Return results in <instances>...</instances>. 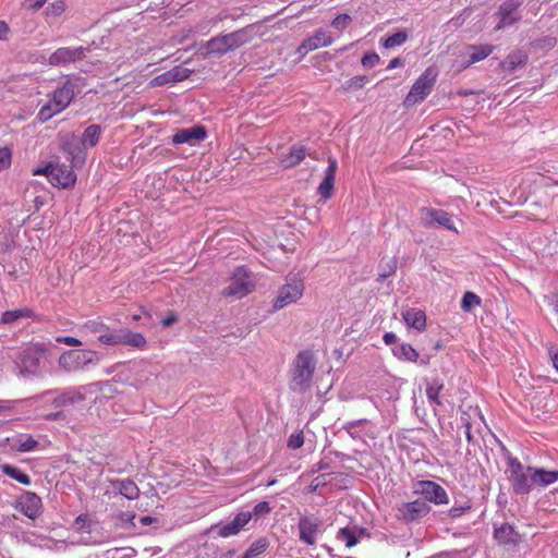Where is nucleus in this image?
<instances>
[{"label": "nucleus", "instance_id": "obj_1", "mask_svg": "<svg viewBox=\"0 0 558 558\" xmlns=\"http://www.w3.org/2000/svg\"><path fill=\"white\" fill-rule=\"evenodd\" d=\"M315 369V353L312 350L300 351L291 365L289 388L296 392H304L310 389Z\"/></svg>", "mask_w": 558, "mask_h": 558}, {"label": "nucleus", "instance_id": "obj_2", "mask_svg": "<svg viewBox=\"0 0 558 558\" xmlns=\"http://www.w3.org/2000/svg\"><path fill=\"white\" fill-rule=\"evenodd\" d=\"M74 96L75 85L70 80H66L61 87L52 93L50 100L39 109L38 120L47 122L53 116L62 112L69 107Z\"/></svg>", "mask_w": 558, "mask_h": 558}, {"label": "nucleus", "instance_id": "obj_3", "mask_svg": "<svg viewBox=\"0 0 558 558\" xmlns=\"http://www.w3.org/2000/svg\"><path fill=\"white\" fill-rule=\"evenodd\" d=\"M256 288L254 276L245 267H238L231 278L230 283L223 289L222 295L227 298L242 299L251 294Z\"/></svg>", "mask_w": 558, "mask_h": 558}, {"label": "nucleus", "instance_id": "obj_4", "mask_svg": "<svg viewBox=\"0 0 558 558\" xmlns=\"http://www.w3.org/2000/svg\"><path fill=\"white\" fill-rule=\"evenodd\" d=\"M305 283L303 278L293 275L286 278V283L279 289L278 295L272 302V308L279 311L288 305L296 303L304 294Z\"/></svg>", "mask_w": 558, "mask_h": 558}, {"label": "nucleus", "instance_id": "obj_5", "mask_svg": "<svg viewBox=\"0 0 558 558\" xmlns=\"http://www.w3.org/2000/svg\"><path fill=\"white\" fill-rule=\"evenodd\" d=\"M99 361L98 352L93 350L72 349L63 352L58 360V365L66 373L84 369L87 365Z\"/></svg>", "mask_w": 558, "mask_h": 558}, {"label": "nucleus", "instance_id": "obj_6", "mask_svg": "<svg viewBox=\"0 0 558 558\" xmlns=\"http://www.w3.org/2000/svg\"><path fill=\"white\" fill-rule=\"evenodd\" d=\"M436 76L437 74L432 68L426 69L412 85L404 99L405 106L410 107L422 102L429 95Z\"/></svg>", "mask_w": 558, "mask_h": 558}, {"label": "nucleus", "instance_id": "obj_7", "mask_svg": "<svg viewBox=\"0 0 558 558\" xmlns=\"http://www.w3.org/2000/svg\"><path fill=\"white\" fill-rule=\"evenodd\" d=\"M421 220L426 227H442L449 231L459 232L457 221L442 209L424 207L421 209ZM458 223H461L458 220Z\"/></svg>", "mask_w": 558, "mask_h": 558}, {"label": "nucleus", "instance_id": "obj_8", "mask_svg": "<svg viewBox=\"0 0 558 558\" xmlns=\"http://www.w3.org/2000/svg\"><path fill=\"white\" fill-rule=\"evenodd\" d=\"M414 492L424 497L423 500L426 502H433L435 505H447L449 497L442 486L433 481H420L414 487Z\"/></svg>", "mask_w": 558, "mask_h": 558}, {"label": "nucleus", "instance_id": "obj_9", "mask_svg": "<svg viewBox=\"0 0 558 558\" xmlns=\"http://www.w3.org/2000/svg\"><path fill=\"white\" fill-rule=\"evenodd\" d=\"M101 340L106 345H129L137 349L146 347V339L140 332H133L126 329H118L117 335L102 336Z\"/></svg>", "mask_w": 558, "mask_h": 558}, {"label": "nucleus", "instance_id": "obj_10", "mask_svg": "<svg viewBox=\"0 0 558 558\" xmlns=\"http://www.w3.org/2000/svg\"><path fill=\"white\" fill-rule=\"evenodd\" d=\"M87 50L88 48L83 46L75 48L60 47L49 56L48 63L52 66H65L70 63L84 59Z\"/></svg>", "mask_w": 558, "mask_h": 558}, {"label": "nucleus", "instance_id": "obj_11", "mask_svg": "<svg viewBox=\"0 0 558 558\" xmlns=\"http://www.w3.org/2000/svg\"><path fill=\"white\" fill-rule=\"evenodd\" d=\"M48 352L41 342L31 343L22 353L21 366L23 372L35 373L40 364V359Z\"/></svg>", "mask_w": 558, "mask_h": 558}, {"label": "nucleus", "instance_id": "obj_12", "mask_svg": "<svg viewBox=\"0 0 558 558\" xmlns=\"http://www.w3.org/2000/svg\"><path fill=\"white\" fill-rule=\"evenodd\" d=\"M430 512V506L423 499L405 502L398 509V517L407 522L417 521Z\"/></svg>", "mask_w": 558, "mask_h": 558}, {"label": "nucleus", "instance_id": "obj_13", "mask_svg": "<svg viewBox=\"0 0 558 558\" xmlns=\"http://www.w3.org/2000/svg\"><path fill=\"white\" fill-rule=\"evenodd\" d=\"M511 466L513 475V490L521 495L530 493L532 488L535 487L534 482L532 481L533 468H526L524 470L520 463L511 464Z\"/></svg>", "mask_w": 558, "mask_h": 558}, {"label": "nucleus", "instance_id": "obj_14", "mask_svg": "<svg viewBox=\"0 0 558 558\" xmlns=\"http://www.w3.org/2000/svg\"><path fill=\"white\" fill-rule=\"evenodd\" d=\"M207 136L205 126L194 125L187 129H179L172 136V143L174 145L189 144L194 146L203 142Z\"/></svg>", "mask_w": 558, "mask_h": 558}, {"label": "nucleus", "instance_id": "obj_15", "mask_svg": "<svg viewBox=\"0 0 558 558\" xmlns=\"http://www.w3.org/2000/svg\"><path fill=\"white\" fill-rule=\"evenodd\" d=\"M323 522L318 518L301 517L299 520L300 541L306 545H314L316 543V534L320 531Z\"/></svg>", "mask_w": 558, "mask_h": 558}, {"label": "nucleus", "instance_id": "obj_16", "mask_svg": "<svg viewBox=\"0 0 558 558\" xmlns=\"http://www.w3.org/2000/svg\"><path fill=\"white\" fill-rule=\"evenodd\" d=\"M337 169H338L337 159L333 157H329L328 158V167L325 171L324 180L320 182V184L317 187V193L324 202L328 201L332 196Z\"/></svg>", "mask_w": 558, "mask_h": 558}, {"label": "nucleus", "instance_id": "obj_17", "mask_svg": "<svg viewBox=\"0 0 558 558\" xmlns=\"http://www.w3.org/2000/svg\"><path fill=\"white\" fill-rule=\"evenodd\" d=\"M332 36L325 29L319 28L313 36L303 40V43L298 48V52L304 56L310 51L316 50L318 48L328 47L332 44Z\"/></svg>", "mask_w": 558, "mask_h": 558}, {"label": "nucleus", "instance_id": "obj_18", "mask_svg": "<svg viewBox=\"0 0 558 558\" xmlns=\"http://www.w3.org/2000/svg\"><path fill=\"white\" fill-rule=\"evenodd\" d=\"M50 183L53 186L66 189L72 186L76 181V175L71 166L68 165H53L52 171L50 172Z\"/></svg>", "mask_w": 558, "mask_h": 558}, {"label": "nucleus", "instance_id": "obj_19", "mask_svg": "<svg viewBox=\"0 0 558 558\" xmlns=\"http://www.w3.org/2000/svg\"><path fill=\"white\" fill-rule=\"evenodd\" d=\"M521 4L522 0H506L504 3H501L498 10L500 21L496 25L495 29L500 31L501 28L510 26L517 22L520 19L517 11Z\"/></svg>", "mask_w": 558, "mask_h": 558}, {"label": "nucleus", "instance_id": "obj_20", "mask_svg": "<svg viewBox=\"0 0 558 558\" xmlns=\"http://www.w3.org/2000/svg\"><path fill=\"white\" fill-rule=\"evenodd\" d=\"M190 74L191 70L178 65L151 78L148 86L159 87L167 84L178 83L187 78Z\"/></svg>", "mask_w": 558, "mask_h": 558}, {"label": "nucleus", "instance_id": "obj_21", "mask_svg": "<svg viewBox=\"0 0 558 558\" xmlns=\"http://www.w3.org/2000/svg\"><path fill=\"white\" fill-rule=\"evenodd\" d=\"M366 536V530L355 524L339 529L336 539L343 543L347 548L356 546Z\"/></svg>", "mask_w": 558, "mask_h": 558}, {"label": "nucleus", "instance_id": "obj_22", "mask_svg": "<svg viewBox=\"0 0 558 558\" xmlns=\"http://www.w3.org/2000/svg\"><path fill=\"white\" fill-rule=\"evenodd\" d=\"M41 499L35 493H26L21 497L16 509L29 519H36L40 514Z\"/></svg>", "mask_w": 558, "mask_h": 558}, {"label": "nucleus", "instance_id": "obj_23", "mask_svg": "<svg viewBox=\"0 0 558 558\" xmlns=\"http://www.w3.org/2000/svg\"><path fill=\"white\" fill-rule=\"evenodd\" d=\"M307 150L302 144H294L289 151L280 158V165L284 169L293 168L300 165L306 157Z\"/></svg>", "mask_w": 558, "mask_h": 558}, {"label": "nucleus", "instance_id": "obj_24", "mask_svg": "<svg viewBox=\"0 0 558 558\" xmlns=\"http://www.w3.org/2000/svg\"><path fill=\"white\" fill-rule=\"evenodd\" d=\"M81 330L87 333H98V341L104 344L101 340L102 336L117 335L118 329H110L100 317L92 318L86 320L82 326Z\"/></svg>", "mask_w": 558, "mask_h": 558}, {"label": "nucleus", "instance_id": "obj_25", "mask_svg": "<svg viewBox=\"0 0 558 558\" xmlns=\"http://www.w3.org/2000/svg\"><path fill=\"white\" fill-rule=\"evenodd\" d=\"M469 49V59L465 61L463 68H468L476 62H480L486 59L495 49L493 45H470Z\"/></svg>", "mask_w": 558, "mask_h": 558}, {"label": "nucleus", "instance_id": "obj_26", "mask_svg": "<svg viewBox=\"0 0 558 558\" xmlns=\"http://www.w3.org/2000/svg\"><path fill=\"white\" fill-rule=\"evenodd\" d=\"M85 400V397L82 392L76 389H68L60 392L52 401L53 407L62 408L72 405Z\"/></svg>", "mask_w": 558, "mask_h": 558}, {"label": "nucleus", "instance_id": "obj_27", "mask_svg": "<svg viewBox=\"0 0 558 558\" xmlns=\"http://www.w3.org/2000/svg\"><path fill=\"white\" fill-rule=\"evenodd\" d=\"M403 319L407 326L423 331L426 327V315L423 311L417 308H409L403 312Z\"/></svg>", "mask_w": 558, "mask_h": 558}, {"label": "nucleus", "instance_id": "obj_28", "mask_svg": "<svg viewBox=\"0 0 558 558\" xmlns=\"http://www.w3.org/2000/svg\"><path fill=\"white\" fill-rule=\"evenodd\" d=\"M532 481L535 487H546L558 481V471H546L544 469L533 468Z\"/></svg>", "mask_w": 558, "mask_h": 558}, {"label": "nucleus", "instance_id": "obj_29", "mask_svg": "<svg viewBox=\"0 0 558 558\" xmlns=\"http://www.w3.org/2000/svg\"><path fill=\"white\" fill-rule=\"evenodd\" d=\"M112 485L129 500H135L140 497V488L132 480H116Z\"/></svg>", "mask_w": 558, "mask_h": 558}, {"label": "nucleus", "instance_id": "obj_30", "mask_svg": "<svg viewBox=\"0 0 558 558\" xmlns=\"http://www.w3.org/2000/svg\"><path fill=\"white\" fill-rule=\"evenodd\" d=\"M35 313L28 307H22L17 310L5 311L1 315V323L4 325L13 324L14 322L22 318H33Z\"/></svg>", "mask_w": 558, "mask_h": 558}, {"label": "nucleus", "instance_id": "obj_31", "mask_svg": "<svg viewBox=\"0 0 558 558\" xmlns=\"http://www.w3.org/2000/svg\"><path fill=\"white\" fill-rule=\"evenodd\" d=\"M495 538L502 544L514 543L518 534L510 524H502L500 527L495 529Z\"/></svg>", "mask_w": 558, "mask_h": 558}, {"label": "nucleus", "instance_id": "obj_32", "mask_svg": "<svg viewBox=\"0 0 558 558\" xmlns=\"http://www.w3.org/2000/svg\"><path fill=\"white\" fill-rule=\"evenodd\" d=\"M0 469L3 474L15 480L17 483L23 485L31 484V477L26 473L22 472L19 468L11 464H2Z\"/></svg>", "mask_w": 558, "mask_h": 558}, {"label": "nucleus", "instance_id": "obj_33", "mask_svg": "<svg viewBox=\"0 0 558 558\" xmlns=\"http://www.w3.org/2000/svg\"><path fill=\"white\" fill-rule=\"evenodd\" d=\"M101 129L97 124L87 126L82 135V144L84 146L94 147L99 142Z\"/></svg>", "mask_w": 558, "mask_h": 558}, {"label": "nucleus", "instance_id": "obj_34", "mask_svg": "<svg viewBox=\"0 0 558 558\" xmlns=\"http://www.w3.org/2000/svg\"><path fill=\"white\" fill-rule=\"evenodd\" d=\"M525 62V57L520 51L510 53L501 63V68L508 72H513L518 66Z\"/></svg>", "mask_w": 558, "mask_h": 558}, {"label": "nucleus", "instance_id": "obj_35", "mask_svg": "<svg viewBox=\"0 0 558 558\" xmlns=\"http://www.w3.org/2000/svg\"><path fill=\"white\" fill-rule=\"evenodd\" d=\"M368 82H369L368 76L357 75V76L351 77L350 80H347L342 84L341 89L345 93L354 92V90L363 88Z\"/></svg>", "mask_w": 558, "mask_h": 558}, {"label": "nucleus", "instance_id": "obj_36", "mask_svg": "<svg viewBox=\"0 0 558 558\" xmlns=\"http://www.w3.org/2000/svg\"><path fill=\"white\" fill-rule=\"evenodd\" d=\"M393 354L398 359L415 362L418 357V353L410 345L402 344L393 349Z\"/></svg>", "mask_w": 558, "mask_h": 558}, {"label": "nucleus", "instance_id": "obj_37", "mask_svg": "<svg viewBox=\"0 0 558 558\" xmlns=\"http://www.w3.org/2000/svg\"><path fill=\"white\" fill-rule=\"evenodd\" d=\"M444 388V385L439 381H434L426 389L427 399L433 407L441 405L439 400V392ZM436 410V408H434Z\"/></svg>", "mask_w": 558, "mask_h": 558}, {"label": "nucleus", "instance_id": "obj_38", "mask_svg": "<svg viewBox=\"0 0 558 558\" xmlns=\"http://www.w3.org/2000/svg\"><path fill=\"white\" fill-rule=\"evenodd\" d=\"M481 304V298L473 293V292H465L462 301H461V308L464 312H471L474 307L478 306Z\"/></svg>", "mask_w": 558, "mask_h": 558}, {"label": "nucleus", "instance_id": "obj_39", "mask_svg": "<svg viewBox=\"0 0 558 558\" xmlns=\"http://www.w3.org/2000/svg\"><path fill=\"white\" fill-rule=\"evenodd\" d=\"M65 10L66 3L63 0H56L46 7L45 13L49 17H59Z\"/></svg>", "mask_w": 558, "mask_h": 558}, {"label": "nucleus", "instance_id": "obj_40", "mask_svg": "<svg viewBox=\"0 0 558 558\" xmlns=\"http://www.w3.org/2000/svg\"><path fill=\"white\" fill-rule=\"evenodd\" d=\"M409 35L405 31H399L396 34L386 37V49L395 48L403 45Z\"/></svg>", "mask_w": 558, "mask_h": 558}, {"label": "nucleus", "instance_id": "obj_41", "mask_svg": "<svg viewBox=\"0 0 558 558\" xmlns=\"http://www.w3.org/2000/svg\"><path fill=\"white\" fill-rule=\"evenodd\" d=\"M207 51H208V53H217V54L227 52L228 50L226 48V43L223 40V37L219 36V37L210 39L207 43Z\"/></svg>", "mask_w": 558, "mask_h": 558}, {"label": "nucleus", "instance_id": "obj_42", "mask_svg": "<svg viewBox=\"0 0 558 558\" xmlns=\"http://www.w3.org/2000/svg\"><path fill=\"white\" fill-rule=\"evenodd\" d=\"M222 37L226 43V48L228 51L240 47L244 43L242 38V32L231 33L228 35H223Z\"/></svg>", "mask_w": 558, "mask_h": 558}, {"label": "nucleus", "instance_id": "obj_43", "mask_svg": "<svg viewBox=\"0 0 558 558\" xmlns=\"http://www.w3.org/2000/svg\"><path fill=\"white\" fill-rule=\"evenodd\" d=\"M12 162V151L9 147H0V171L8 169Z\"/></svg>", "mask_w": 558, "mask_h": 558}, {"label": "nucleus", "instance_id": "obj_44", "mask_svg": "<svg viewBox=\"0 0 558 558\" xmlns=\"http://www.w3.org/2000/svg\"><path fill=\"white\" fill-rule=\"evenodd\" d=\"M38 446V441L33 437L28 436L24 440L20 441L16 446V450L20 452H28L35 450Z\"/></svg>", "mask_w": 558, "mask_h": 558}, {"label": "nucleus", "instance_id": "obj_45", "mask_svg": "<svg viewBox=\"0 0 558 558\" xmlns=\"http://www.w3.org/2000/svg\"><path fill=\"white\" fill-rule=\"evenodd\" d=\"M251 512H239L232 520V524L240 531L251 521Z\"/></svg>", "mask_w": 558, "mask_h": 558}, {"label": "nucleus", "instance_id": "obj_46", "mask_svg": "<svg viewBox=\"0 0 558 558\" xmlns=\"http://www.w3.org/2000/svg\"><path fill=\"white\" fill-rule=\"evenodd\" d=\"M471 508H472V505L470 501H465L461 505H456L450 508L449 515L453 519L459 518L462 514H464L465 512H468Z\"/></svg>", "mask_w": 558, "mask_h": 558}, {"label": "nucleus", "instance_id": "obj_47", "mask_svg": "<svg viewBox=\"0 0 558 558\" xmlns=\"http://www.w3.org/2000/svg\"><path fill=\"white\" fill-rule=\"evenodd\" d=\"M351 22V16L343 13V14H338L331 22V26L337 28V29H344Z\"/></svg>", "mask_w": 558, "mask_h": 558}, {"label": "nucleus", "instance_id": "obj_48", "mask_svg": "<svg viewBox=\"0 0 558 558\" xmlns=\"http://www.w3.org/2000/svg\"><path fill=\"white\" fill-rule=\"evenodd\" d=\"M304 444V436H303V432H299V433H294L292 435H290L289 439H288V448L290 449H299L303 446Z\"/></svg>", "mask_w": 558, "mask_h": 558}, {"label": "nucleus", "instance_id": "obj_49", "mask_svg": "<svg viewBox=\"0 0 558 558\" xmlns=\"http://www.w3.org/2000/svg\"><path fill=\"white\" fill-rule=\"evenodd\" d=\"M267 548L266 541H258L251 545L246 554L244 555L246 558H250L252 556H257L262 554Z\"/></svg>", "mask_w": 558, "mask_h": 558}, {"label": "nucleus", "instance_id": "obj_50", "mask_svg": "<svg viewBox=\"0 0 558 558\" xmlns=\"http://www.w3.org/2000/svg\"><path fill=\"white\" fill-rule=\"evenodd\" d=\"M379 56L375 52L365 53L362 58V64L364 68H373L379 63Z\"/></svg>", "mask_w": 558, "mask_h": 558}, {"label": "nucleus", "instance_id": "obj_51", "mask_svg": "<svg viewBox=\"0 0 558 558\" xmlns=\"http://www.w3.org/2000/svg\"><path fill=\"white\" fill-rule=\"evenodd\" d=\"M56 341L58 343H63L65 345L73 347V348H76V347H80L83 344V342L80 339L72 337V336H59L56 338Z\"/></svg>", "mask_w": 558, "mask_h": 558}, {"label": "nucleus", "instance_id": "obj_52", "mask_svg": "<svg viewBox=\"0 0 558 558\" xmlns=\"http://www.w3.org/2000/svg\"><path fill=\"white\" fill-rule=\"evenodd\" d=\"M240 532L238 527L232 524V521L222 525L218 532L221 537H229Z\"/></svg>", "mask_w": 558, "mask_h": 558}, {"label": "nucleus", "instance_id": "obj_53", "mask_svg": "<svg viewBox=\"0 0 558 558\" xmlns=\"http://www.w3.org/2000/svg\"><path fill=\"white\" fill-rule=\"evenodd\" d=\"M545 301L548 306L553 308L555 314L558 316V294L551 293L548 295H545Z\"/></svg>", "mask_w": 558, "mask_h": 558}, {"label": "nucleus", "instance_id": "obj_54", "mask_svg": "<svg viewBox=\"0 0 558 558\" xmlns=\"http://www.w3.org/2000/svg\"><path fill=\"white\" fill-rule=\"evenodd\" d=\"M548 354L551 360L553 366L556 368L558 373V345L549 347Z\"/></svg>", "mask_w": 558, "mask_h": 558}, {"label": "nucleus", "instance_id": "obj_55", "mask_svg": "<svg viewBox=\"0 0 558 558\" xmlns=\"http://www.w3.org/2000/svg\"><path fill=\"white\" fill-rule=\"evenodd\" d=\"M53 165L49 163L44 168H37L33 171L34 175H46L47 179L50 181V172L52 171Z\"/></svg>", "mask_w": 558, "mask_h": 558}, {"label": "nucleus", "instance_id": "obj_56", "mask_svg": "<svg viewBox=\"0 0 558 558\" xmlns=\"http://www.w3.org/2000/svg\"><path fill=\"white\" fill-rule=\"evenodd\" d=\"M405 64V59L404 58H401V57H397V58H393L392 60L389 61V63L386 65V71L387 70H392V69H397V68H401Z\"/></svg>", "mask_w": 558, "mask_h": 558}, {"label": "nucleus", "instance_id": "obj_57", "mask_svg": "<svg viewBox=\"0 0 558 558\" xmlns=\"http://www.w3.org/2000/svg\"><path fill=\"white\" fill-rule=\"evenodd\" d=\"M326 476H327L326 474H322V475H319V476L315 477V478L312 481L311 485H310V489H311L312 492H315V490H317V488H318L320 485H325V484H326V482H325Z\"/></svg>", "mask_w": 558, "mask_h": 558}, {"label": "nucleus", "instance_id": "obj_58", "mask_svg": "<svg viewBox=\"0 0 558 558\" xmlns=\"http://www.w3.org/2000/svg\"><path fill=\"white\" fill-rule=\"evenodd\" d=\"M87 522H88L87 515L86 514H80L75 519L74 525L77 527V530L81 531V530H83L86 526Z\"/></svg>", "mask_w": 558, "mask_h": 558}, {"label": "nucleus", "instance_id": "obj_59", "mask_svg": "<svg viewBox=\"0 0 558 558\" xmlns=\"http://www.w3.org/2000/svg\"><path fill=\"white\" fill-rule=\"evenodd\" d=\"M177 315L174 313H169L165 318H162L161 324L163 327H169L177 322Z\"/></svg>", "mask_w": 558, "mask_h": 558}, {"label": "nucleus", "instance_id": "obj_60", "mask_svg": "<svg viewBox=\"0 0 558 558\" xmlns=\"http://www.w3.org/2000/svg\"><path fill=\"white\" fill-rule=\"evenodd\" d=\"M254 510L256 513H262V512L268 513L270 511V507L267 501H262L255 506Z\"/></svg>", "mask_w": 558, "mask_h": 558}, {"label": "nucleus", "instance_id": "obj_61", "mask_svg": "<svg viewBox=\"0 0 558 558\" xmlns=\"http://www.w3.org/2000/svg\"><path fill=\"white\" fill-rule=\"evenodd\" d=\"M433 558H463V557H462L461 553L452 551V553H442Z\"/></svg>", "mask_w": 558, "mask_h": 558}, {"label": "nucleus", "instance_id": "obj_62", "mask_svg": "<svg viewBox=\"0 0 558 558\" xmlns=\"http://www.w3.org/2000/svg\"><path fill=\"white\" fill-rule=\"evenodd\" d=\"M8 33H9V25L5 22L0 21V40L7 39Z\"/></svg>", "mask_w": 558, "mask_h": 558}, {"label": "nucleus", "instance_id": "obj_63", "mask_svg": "<svg viewBox=\"0 0 558 558\" xmlns=\"http://www.w3.org/2000/svg\"><path fill=\"white\" fill-rule=\"evenodd\" d=\"M396 340V336L392 332H386V344L393 343Z\"/></svg>", "mask_w": 558, "mask_h": 558}, {"label": "nucleus", "instance_id": "obj_64", "mask_svg": "<svg viewBox=\"0 0 558 558\" xmlns=\"http://www.w3.org/2000/svg\"><path fill=\"white\" fill-rule=\"evenodd\" d=\"M46 3V0H34L32 8L33 9H40Z\"/></svg>", "mask_w": 558, "mask_h": 558}]
</instances>
